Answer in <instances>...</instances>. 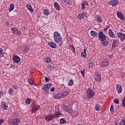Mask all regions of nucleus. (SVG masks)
<instances>
[{
  "instance_id": "obj_50",
  "label": "nucleus",
  "mask_w": 125,
  "mask_h": 125,
  "mask_svg": "<svg viewBox=\"0 0 125 125\" xmlns=\"http://www.w3.org/2000/svg\"><path fill=\"white\" fill-rule=\"evenodd\" d=\"M12 87H13V88H14V89H17L18 86L15 84H13L12 85Z\"/></svg>"
},
{
  "instance_id": "obj_28",
  "label": "nucleus",
  "mask_w": 125,
  "mask_h": 125,
  "mask_svg": "<svg viewBox=\"0 0 125 125\" xmlns=\"http://www.w3.org/2000/svg\"><path fill=\"white\" fill-rule=\"evenodd\" d=\"M68 93L69 92L67 91L63 92V93H61L62 94V96L63 97H65V96H67L68 95Z\"/></svg>"
},
{
  "instance_id": "obj_52",
  "label": "nucleus",
  "mask_w": 125,
  "mask_h": 125,
  "mask_svg": "<svg viewBox=\"0 0 125 125\" xmlns=\"http://www.w3.org/2000/svg\"><path fill=\"white\" fill-rule=\"evenodd\" d=\"M104 42H105L106 46H107V45H109V42H108V40H106L104 41Z\"/></svg>"
},
{
  "instance_id": "obj_23",
  "label": "nucleus",
  "mask_w": 125,
  "mask_h": 125,
  "mask_svg": "<svg viewBox=\"0 0 125 125\" xmlns=\"http://www.w3.org/2000/svg\"><path fill=\"white\" fill-rule=\"evenodd\" d=\"M1 107L3 110H7V108H8V105L6 103H4V104L1 105Z\"/></svg>"
},
{
  "instance_id": "obj_25",
  "label": "nucleus",
  "mask_w": 125,
  "mask_h": 125,
  "mask_svg": "<svg viewBox=\"0 0 125 125\" xmlns=\"http://www.w3.org/2000/svg\"><path fill=\"white\" fill-rule=\"evenodd\" d=\"M74 84V80L73 79L69 80L68 83V86H72Z\"/></svg>"
},
{
  "instance_id": "obj_5",
  "label": "nucleus",
  "mask_w": 125,
  "mask_h": 125,
  "mask_svg": "<svg viewBox=\"0 0 125 125\" xmlns=\"http://www.w3.org/2000/svg\"><path fill=\"white\" fill-rule=\"evenodd\" d=\"M119 2H120V1L118 0H111L107 2V4L112 5V6H116V5H118V4H119Z\"/></svg>"
},
{
  "instance_id": "obj_49",
  "label": "nucleus",
  "mask_w": 125,
  "mask_h": 125,
  "mask_svg": "<svg viewBox=\"0 0 125 125\" xmlns=\"http://www.w3.org/2000/svg\"><path fill=\"white\" fill-rule=\"evenodd\" d=\"M25 103L26 104H30L31 103V101L30 100V99H27L26 100Z\"/></svg>"
},
{
  "instance_id": "obj_61",
  "label": "nucleus",
  "mask_w": 125,
  "mask_h": 125,
  "mask_svg": "<svg viewBox=\"0 0 125 125\" xmlns=\"http://www.w3.org/2000/svg\"><path fill=\"white\" fill-rule=\"evenodd\" d=\"M104 31L105 32H107V28H104Z\"/></svg>"
},
{
  "instance_id": "obj_46",
  "label": "nucleus",
  "mask_w": 125,
  "mask_h": 125,
  "mask_svg": "<svg viewBox=\"0 0 125 125\" xmlns=\"http://www.w3.org/2000/svg\"><path fill=\"white\" fill-rule=\"evenodd\" d=\"M2 51H3V49L2 48H0V56H2L3 55V53H2Z\"/></svg>"
},
{
  "instance_id": "obj_45",
  "label": "nucleus",
  "mask_w": 125,
  "mask_h": 125,
  "mask_svg": "<svg viewBox=\"0 0 125 125\" xmlns=\"http://www.w3.org/2000/svg\"><path fill=\"white\" fill-rule=\"evenodd\" d=\"M114 103H115V104H119V99L115 98L114 100Z\"/></svg>"
},
{
  "instance_id": "obj_19",
  "label": "nucleus",
  "mask_w": 125,
  "mask_h": 125,
  "mask_svg": "<svg viewBox=\"0 0 125 125\" xmlns=\"http://www.w3.org/2000/svg\"><path fill=\"white\" fill-rule=\"evenodd\" d=\"M87 56L86 55V49H83V51L81 53V57H83V58H85Z\"/></svg>"
},
{
  "instance_id": "obj_51",
  "label": "nucleus",
  "mask_w": 125,
  "mask_h": 125,
  "mask_svg": "<svg viewBox=\"0 0 125 125\" xmlns=\"http://www.w3.org/2000/svg\"><path fill=\"white\" fill-rule=\"evenodd\" d=\"M81 73L82 76H83V77H84V73H85L84 69H83V70H81Z\"/></svg>"
},
{
  "instance_id": "obj_59",
  "label": "nucleus",
  "mask_w": 125,
  "mask_h": 125,
  "mask_svg": "<svg viewBox=\"0 0 125 125\" xmlns=\"http://www.w3.org/2000/svg\"><path fill=\"white\" fill-rule=\"evenodd\" d=\"M3 122H4L3 120L0 119V125H1V124H2Z\"/></svg>"
},
{
  "instance_id": "obj_43",
  "label": "nucleus",
  "mask_w": 125,
  "mask_h": 125,
  "mask_svg": "<svg viewBox=\"0 0 125 125\" xmlns=\"http://www.w3.org/2000/svg\"><path fill=\"white\" fill-rule=\"evenodd\" d=\"M28 51H29V48L28 47V46H26L25 47V49H24V50L23 51V52L24 53H27V52H28Z\"/></svg>"
},
{
  "instance_id": "obj_24",
  "label": "nucleus",
  "mask_w": 125,
  "mask_h": 125,
  "mask_svg": "<svg viewBox=\"0 0 125 125\" xmlns=\"http://www.w3.org/2000/svg\"><path fill=\"white\" fill-rule=\"evenodd\" d=\"M62 1L63 3V4H66V5H69L71 2H70V0H62Z\"/></svg>"
},
{
  "instance_id": "obj_10",
  "label": "nucleus",
  "mask_w": 125,
  "mask_h": 125,
  "mask_svg": "<svg viewBox=\"0 0 125 125\" xmlns=\"http://www.w3.org/2000/svg\"><path fill=\"white\" fill-rule=\"evenodd\" d=\"M116 90L119 94H120V93H122L123 92V87L121 84H117L116 85Z\"/></svg>"
},
{
  "instance_id": "obj_36",
  "label": "nucleus",
  "mask_w": 125,
  "mask_h": 125,
  "mask_svg": "<svg viewBox=\"0 0 125 125\" xmlns=\"http://www.w3.org/2000/svg\"><path fill=\"white\" fill-rule=\"evenodd\" d=\"M97 21L99 23H102V19L101 18V17H97Z\"/></svg>"
},
{
  "instance_id": "obj_2",
  "label": "nucleus",
  "mask_w": 125,
  "mask_h": 125,
  "mask_svg": "<svg viewBox=\"0 0 125 125\" xmlns=\"http://www.w3.org/2000/svg\"><path fill=\"white\" fill-rule=\"evenodd\" d=\"M98 39L100 40V42H102V45H103V46H107L105 43V41H106V35L104 34V33L102 31H100L99 32V37Z\"/></svg>"
},
{
  "instance_id": "obj_39",
  "label": "nucleus",
  "mask_w": 125,
  "mask_h": 125,
  "mask_svg": "<svg viewBox=\"0 0 125 125\" xmlns=\"http://www.w3.org/2000/svg\"><path fill=\"white\" fill-rule=\"evenodd\" d=\"M94 66V63L93 62H90L89 63L88 67L89 69H92V68Z\"/></svg>"
},
{
  "instance_id": "obj_14",
  "label": "nucleus",
  "mask_w": 125,
  "mask_h": 125,
  "mask_svg": "<svg viewBox=\"0 0 125 125\" xmlns=\"http://www.w3.org/2000/svg\"><path fill=\"white\" fill-rule=\"evenodd\" d=\"M117 15L121 20H125V17L124 16V14L122 13L121 12H117Z\"/></svg>"
},
{
  "instance_id": "obj_41",
  "label": "nucleus",
  "mask_w": 125,
  "mask_h": 125,
  "mask_svg": "<svg viewBox=\"0 0 125 125\" xmlns=\"http://www.w3.org/2000/svg\"><path fill=\"white\" fill-rule=\"evenodd\" d=\"M38 107H33L32 109V113H36V111L38 110Z\"/></svg>"
},
{
  "instance_id": "obj_53",
  "label": "nucleus",
  "mask_w": 125,
  "mask_h": 125,
  "mask_svg": "<svg viewBox=\"0 0 125 125\" xmlns=\"http://www.w3.org/2000/svg\"><path fill=\"white\" fill-rule=\"evenodd\" d=\"M1 96H3V92L0 91V98L1 97Z\"/></svg>"
},
{
  "instance_id": "obj_63",
  "label": "nucleus",
  "mask_w": 125,
  "mask_h": 125,
  "mask_svg": "<svg viewBox=\"0 0 125 125\" xmlns=\"http://www.w3.org/2000/svg\"><path fill=\"white\" fill-rule=\"evenodd\" d=\"M77 125H83L82 124H78Z\"/></svg>"
},
{
  "instance_id": "obj_7",
  "label": "nucleus",
  "mask_w": 125,
  "mask_h": 125,
  "mask_svg": "<svg viewBox=\"0 0 125 125\" xmlns=\"http://www.w3.org/2000/svg\"><path fill=\"white\" fill-rule=\"evenodd\" d=\"M95 74H96L95 81L97 82V83H100V82H101V75L99 74V73L97 71H96Z\"/></svg>"
},
{
  "instance_id": "obj_26",
  "label": "nucleus",
  "mask_w": 125,
  "mask_h": 125,
  "mask_svg": "<svg viewBox=\"0 0 125 125\" xmlns=\"http://www.w3.org/2000/svg\"><path fill=\"white\" fill-rule=\"evenodd\" d=\"M14 9V4L13 3H11L10 5V7L9 8V12L12 11Z\"/></svg>"
},
{
  "instance_id": "obj_37",
  "label": "nucleus",
  "mask_w": 125,
  "mask_h": 125,
  "mask_svg": "<svg viewBox=\"0 0 125 125\" xmlns=\"http://www.w3.org/2000/svg\"><path fill=\"white\" fill-rule=\"evenodd\" d=\"M28 83H29L30 84H34V81H33V80L31 78L28 79Z\"/></svg>"
},
{
  "instance_id": "obj_30",
  "label": "nucleus",
  "mask_w": 125,
  "mask_h": 125,
  "mask_svg": "<svg viewBox=\"0 0 125 125\" xmlns=\"http://www.w3.org/2000/svg\"><path fill=\"white\" fill-rule=\"evenodd\" d=\"M60 122L61 125H64V124H65V123L66 122V120L64 118H61L60 120Z\"/></svg>"
},
{
  "instance_id": "obj_47",
  "label": "nucleus",
  "mask_w": 125,
  "mask_h": 125,
  "mask_svg": "<svg viewBox=\"0 0 125 125\" xmlns=\"http://www.w3.org/2000/svg\"><path fill=\"white\" fill-rule=\"evenodd\" d=\"M71 50L72 52L75 54V52H76L75 49V47H74L73 45L71 46Z\"/></svg>"
},
{
  "instance_id": "obj_57",
  "label": "nucleus",
  "mask_w": 125,
  "mask_h": 125,
  "mask_svg": "<svg viewBox=\"0 0 125 125\" xmlns=\"http://www.w3.org/2000/svg\"><path fill=\"white\" fill-rule=\"evenodd\" d=\"M85 8V6L83 4H82V9H84Z\"/></svg>"
},
{
  "instance_id": "obj_42",
  "label": "nucleus",
  "mask_w": 125,
  "mask_h": 125,
  "mask_svg": "<svg viewBox=\"0 0 125 125\" xmlns=\"http://www.w3.org/2000/svg\"><path fill=\"white\" fill-rule=\"evenodd\" d=\"M46 86L47 87V89H49L51 86H52V83H49V84H46Z\"/></svg>"
},
{
  "instance_id": "obj_40",
  "label": "nucleus",
  "mask_w": 125,
  "mask_h": 125,
  "mask_svg": "<svg viewBox=\"0 0 125 125\" xmlns=\"http://www.w3.org/2000/svg\"><path fill=\"white\" fill-rule=\"evenodd\" d=\"M120 125H125V118L123 119L120 123Z\"/></svg>"
},
{
  "instance_id": "obj_4",
  "label": "nucleus",
  "mask_w": 125,
  "mask_h": 125,
  "mask_svg": "<svg viewBox=\"0 0 125 125\" xmlns=\"http://www.w3.org/2000/svg\"><path fill=\"white\" fill-rule=\"evenodd\" d=\"M86 94L87 96H88V97H90V98H91V97H93L95 95L94 92H93V91H92L90 88H88L87 89Z\"/></svg>"
},
{
  "instance_id": "obj_58",
  "label": "nucleus",
  "mask_w": 125,
  "mask_h": 125,
  "mask_svg": "<svg viewBox=\"0 0 125 125\" xmlns=\"http://www.w3.org/2000/svg\"><path fill=\"white\" fill-rule=\"evenodd\" d=\"M8 65H10V68H12V67H14V64H8Z\"/></svg>"
},
{
  "instance_id": "obj_64",
  "label": "nucleus",
  "mask_w": 125,
  "mask_h": 125,
  "mask_svg": "<svg viewBox=\"0 0 125 125\" xmlns=\"http://www.w3.org/2000/svg\"><path fill=\"white\" fill-rule=\"evenodd\" d=\"M52 125H56V124H52Z\"/></svg>"
},
{
  "instance_id": "obj_60",
  "label": "nucleus",
  "mask_w": 125,
  "mask_h": 125,
  "mask_svg": "<svg viewBox=\"0 0 125 125\" xmlns=\"http://www.w3.org/2000/svg\"><path fill=\"white\" fill-rule=\"evenodd\" d=\"M108 57H109L110 58H113V56L112 55H109L108 56Z\"/></svg>"
},
{
  "instance_id": "obj_11",
  "label": "nucleus",
  "mask_w": 125,
  "mask_h": 125,
  "mask_svg": "<svg viewBox=\"0 0 125 125\" xmlns=\"http://www.w3.org/2000/svg\"><path fill=\"white\" fill-rule=\"evenodd\" d=\"M12 59L15 63H19V62H20V58L16 55L13 56Z\"/></svg>"
},
{
  "instance_id": "obj_6",
  "label": "nucleus",
  "mask_w": 125,
  "mask_h": 125,
  "mask_svg": "<svg viewBox=\"0 0 125 125\" xmlns=\"http://www.w3.org/2000/svg\"><path fill=\"white\" fill-rule=\"evenodd\" d=\"M87 15V13L86 12H83V13H80L77 17V18L79 20H82V19H83Z\"/></svg>"
},
{
  "instance_id": "obj_18",
  "label": "nucleus",
  "mask_w": 125,
  "mask_h": 125,
  "mask_svg": "<svg viewBox=\"0 0 125 125\" xmlns=\"http://www.w3.org/2000/svg\"><path fill=\"white\" fill-rule=\"evenodd\" d=\"M26 7L29 10V11H31V12H34V9H33V7H32V5H31L29 4H27L26 5Z\"/></svg>"
},
{
  "instance_id": "obj_62",
  "label": "nucleus",
  "mask_w": 125,
  "mask_h": 125,
  "mask_svg": "<svg viewBox=\"0 0 125 125\" xmlns=\"http://www.w3.org/2000/svg\"><path fill=\"white\" fill-rule=\"evenodd\" d=\"M115 125H119V123H118V122L115 123Z\"/></svg>"
},
{
  "instance_id": "obj_48",
  "label": "nucleus",
  "mask_w": 125,
  "mask_h": 125,
  "mask_svg": "<svg viewBox=\"0 0 125 125\" xmlns=\"http://www.w3.org/2000/svg\"><path fill=\"white\" fill-rule=\"evenodd\" d=\"M64 109L65 111H66V112H67L68 111H69V107H68V106L67 105L64 106Z\"/></svg>"
},
{
  "instance_id": "obj_55",
  "label": "nucleus",
  "mask_w": 125,
  "mask_h": 125,
  "mask_svg": "<svg viewBox=\"0 0 125 125\" xmlns=\"http://www.w3.org/2000/svg\"><path fill=\"white\" fill-rule=\"evenodd\" d=\"M67 112L69 113V114H71L72 113H73V110H70V109H68V111H67Z\"/></svg>"
},
{
  "instance_id": "obj_33",
  "label": "nucleus",
  "mask_w": 125,
  "mask_h": 125,
  "mask_svg": "<svg viewBox=\"0 0 125 125\" xmlns=\"http://www.w3.org/2000/svg\"><path fill=\"white\" fill-rule=\"evenodd\" d=\"M101 106L98 104H96V107H95V109L96 111H100Z\"/></svg>"
},
{
  "instance_id": "obj_35",
  "label": "nucleus",
  "mask_w": 125,
  "mask_h": 125,
  "mask_svg": "<svg viewBox=\"0 0 125 125\" xmlns=\"http://www.w3.org/2000/svg\"><path fill=\"white\" fill-rule=\"evenodd\" d=\"M110 111L111 114H114V105H113V104H112L111 105Z\"/></svg>"
},
{
  "instance_id": "obj_8",
  "label": "nucleus",
  "mask_w": 125,
  "mask_h": 125,
  "mask_svg": "<svg viewBox=\"0 0 125 125\" xmlns=\"http://www.w3.org/2000/svg\"><path fill=\"white\" fill-rule=\"evenodd\" d=\"M54 115H50L47 116H45L44 118V120L47 121V122H50V121H53L54 120Z\"/></svg>"
},
{
  "instance_id": "obj_32",
  "label": "nucleus",
  "mask_w": 125,
  "mask_h": 125,
  "mask_svg": "<svg viewBox=\"0 0 125 125\" xmlns=\"http://www.w3.org/2000/svg\"><path fill=\"white\" fill-rule=\"evenodd\" d=\"M42 90H44L45 91H46V92H48V90L47 89V87H46V84L44 85L42 87Z\"/></svg>"
},
{
  "instance_id": "obj_15",
  "label": "nucleus",
  "mask_w": 125,
  "mask_h": 125,
  "mask_svg": "<svg viewBox=\"0 0 125 125\" xmlns=\"http://www.w3.org/2000/svg\"><path fill=\"white\" fill-rule=\"evenodd\" d=\"M48 44L49 45V46H50V47H52V48H56V47H57L56 43L54 42H49Z\"/></svg>"
},
{
  "instance_id": "obj_54",
  "label": "nucleus",
  "mask_w": 125,
  "mask_h": 125,
  "mask_svg": "<svg viewBox=\"0 0 125 125\" xmlns=\"http://www.w3.org/2000/svg\"><path fill=\"white\" fill-rule=\"evenodd\" d=\"M45 81L46 83H47L49 81V79H48V78L47 77H45Z\"/></svg>"
},
{
  "instance_id": "obj_22",
  "label": "nucleus",
  "mask_w": 125,
  "mask_h": 125,
  "mask_svg": "<svg viewBox=\"0 0 125 125\" xmlns=\"http://www.w3.org/2000/svg\"><path fill=\"white\" fill-rule=\"evenodd\" d=\"M117 42H118V41H117V40H114L113 42V44H112V46L111 47V49H115V48H116V47L117 46Z\"/></svg>"
},
{
  "instance_id": "obj_16",
  "label": "nucleus",
  "mask_w": 125,
  "mask_h": 125,
  "mask_svg": "<svg viewBox=\"0 0 125 125\" xmlns=\"http://www.w3.org/2000/svg\"><path fill=\"white\" fill-rule=\"evenodd\" d=\"M90 34L92 37H95L96 38H97L98 36L99 37V33H97L95 31L91 30Z\"/></svg>"
},
{
  "instance_id": "obj_1",
  "label": "nucleus",
  "mask_w": 125,
  "mask_h": 125,
  "mask_svg": "<svg viewBox=\"0 0 125 125\" xmlns=\"http://www.w3.org/2000/svg\"><path fill=\"white\" fill-rule=\"evenodd\" d=\"M54 40L57 43L59 44H62L63 43V41L61 35L58 31H55L53 33Z\"/></svg>"
},
{
  "instance_id": "obj_3",
  "label": "nucleus",
  "mask_w": 125,
  "mask_h": 125,
  "mask_svg": "<svg viewBox=\"0 0 125 125\" xmlns=\"http://www.w3.org/2000/svg\"><path fill=\"white\" fill-rule=\"evenodd\" d=\"M8 122L10 125H17L20 123V119H9Z\"/></svg>"
},
{
  "instance_id": "obj_27",
  "label": "nucleus",
  "mask_w": 125,
  "mask_h": 125,
  "mask_svg": "<svg viewBox=\"0 0 125 125\" xmlns=\"http://www.w3.org/2000/svg\"><path fill=\"white\" fill-rule=\"evenodd\" d=\"M48 69H49L50 71H54V70L56 69V67L53 65H50L49 66Z\"/></svg>"
},
{
  "instance_id": "obj_21",
  "label": "nucleus",
  "mask_w": 125,
  "mask_h": 125,
  "mask_svg": "<svg viewBox=\"0 0 125 125\" xmlns=\"http://www.w3.org/2000/svg\"><path fill=\"white\" fill-rule=\"evenodd\" d=\"M54 96L56 99H61V98H63V97H62V95L61 93H58L55 95Z\"/></svg>"
},
{
  "instance_id": "obj_34",
  "label": "nucleus",
  "mask_w": 125,
  "mask_h": 125,
  "mask_svg": "<svg viewBox=\"0 0 125 125\" xmlns=\"http://www.w3.org/2000/svg\"><path fill=\"white\" fill-rule=\"evenodd\" d=\"M59 116H61V112H56L55 115H54V118H58V117H59Z\"/></svg>"
},
{
  "instance_id": "obj_44",
  "label": "nucleus",
  "mask_w": 125,
  "mask_h": 125,
  "mask_svg": "<svg viewBox=\"0 0 125 125\" xmlns=\"http://www.w3.org/2000/svg\"><path fill=\"white\" fill-rule=\"evenodd\" d=\"M82 4H83V5H88V2L85 0H83L82 2Z\"/></svg>"
},
{
  "instance_id": "obj_56",
  "label": "nucleus",
  "mask_w": 125,
  "mask_h": 125,
  "mask_svg": "<svg viewBox=\"0 0 125 125\" xmlns=\"http://www.w3.org/2000/svg\"><path fill=\"white\" fill-rule=\"evenodd\" d=\"M55 90V89H54V87H52L50 89V91H52V92H53Z\"/></svg>"
},
{
  "instance_id": "obj_13",
  "label": "nucleus",
  "mask_w": 125,
  "mask_h": 125,
  "mask_svg": "<svg viewBox=\"0 0 125 125\" xmlns=\"http://www.w3.org/2000/svg\"><path fill=\"white\" fill-rule=\"evenodd\" d=\"M108 65H109V61H108L107 60H104L101 64V66H102V67H107Z\"/></svg>"
},
{
  "instance_id": "obj_12",
  "label": "nucleus",
  "mask_w": 125,
  "mask_h": 125,
  "mask_svg": "<svg viewBox=\"0 0 125 125\" xmlns=\"http://www.w3.org/2000/svg\"><path fill=\"white\" fill-rule=\"evenodd\" d=\"M117 36L118 37L120 38V39L122 42H123V41H125V34H124L123 33L119 32V33H117Z\"/></svg>"
},
{
  "instance_id": "obj_38",
  "label": "nucleus",
  "mask_w": 125,
  "mask_h": 125,
  "mask_svg": "<svg viewBox=\"0 0 125 125\" xmlns=\"http://www.w3.org/2000/svg\"><path fill=\"white\" fill-rule=\"evenodd\" d=\"M13 88H10L8 90V93L10 95H11L13 93Z\"/></svg>"
},
{
  "instance_id": "obj_20",
  "label": "nucleus",
  "mask_w": 125,
  "mask_h": 125,
  "mask_svg": "<svg viewBox=\"0 0 125 125\" xmlns=\"http://www.w3.org/2000/svg\"><path fill=\"white\" fill-rule=\"evenodd\" d=\"M54 6L55 8V9H56L57 10H60L61 8H60V6L59 5V4H58L57 3V2H56L54 3Z\"/></svg>"
},
{
  "instance_id": "obj_17",
  "label": "nucleus",
  "mask_w": 125,
  "mask_h": 125,
  "mask_svg": "<svg viewBox=\"0 0 125 125\" xmlns=\"http://www.w3.org/2000/svg\"><path fill=\"white\" fill-rule=\"evenodd\" d=\"M108 35L111 38H112L113 39L115 38V34H114V32H113L112 29H110L109 30Z\"/></svg>"
},
{
  "instance_id": "obj_31",
  "label": "nucleus",
  "mask_w": 125,
  "mask_h": 125,
  "mask_svg": "<svg viewBox=\"0 0 125 125\" xmlns=\"http://www.w3.org/2000/svg\"><path fill=\"white\" fill-rule=\"evenodd\" d=\"M44 62H46V63H50V62H51V59H50V58H45Z\"/></svg>"
},
{
  "instance_id": "obj_9",
  "label": "nucleus",
  "mask_w": 125,
  "mask_h": 125,
  "mask_svg": "<svg viewBox=\"0 0 125 125\" xmlns=\"http://www.w3.org/2000/svg\"><path fill=\"white\" fill-rule=\"evenodd\" d=\"M11 31H13V34L14 35H17L18 36H20L21 34V32L20 31L19 29L13 27L12 29H11Z\"/></svg>"
},
{
  "instance_id": "obj_29",
  "label": "nucleus",
  "mask_w": 125,
  "mask_h": 125,
  "mask_svg": "<svg viewBox=\"0 0 125 125\" xmlns=\"http://www.w3.org/2000/svg\"><path fill=\"white\" fill-rule=\"evenodd\" d=\"M43 14L46 16L49 15V11H48V9H44L43 11Z\"/></svg>"
}]
</instances>
